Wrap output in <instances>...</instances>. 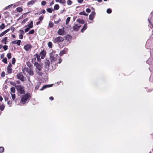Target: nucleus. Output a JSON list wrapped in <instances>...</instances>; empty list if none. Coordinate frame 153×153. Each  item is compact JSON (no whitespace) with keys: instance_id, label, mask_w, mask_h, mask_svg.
I'll use <instances>...</instances> for the list:
<instances>
[{"instance_id":"1","label":"nucleus","mask_w":153,"mask_h":153,"mask_svg":"<svg viewBox=\"0 0 153 153\" xmlns=\"http://www.w3.org/2000/svg\"><path fill=\"white\" fill-rule=\"evenodd\" d=\"M59 56L57 54H55L54 52H52L51 53L50 55V60L52 69H53V70L56 68V65L58 63L57 60Z\"/></svg>"},{"instance_id":"2","label":"nucleus","mask_w":153,"mask_h":153,"mask_svg":"<svg viewBox=\"0 0 153 153\" xmlns=\"http://www.w3.org/2000/svg\"><path fill=\"white\" fill-rule=\"evenodd\" d=\"M34 66L36 67V72L40 75H42L43 74L40 71H41L42 67V64H39L37 62H35L34 63Z\"/></svg>"},{"instance_id":"3","label":"nucleus","mask_w":153,"mask_h":153,"mask_svg":"<svg viewBox=\"0 0 153 153\" xmlns=\"http://www.w3.org/2000/svg\"><path fill=\"white\" fill-rule=\"evenodd\" d=\"M50 62L49 60H46L45 61V70L46 71H48L50 70H53L52 69V67L51 68L50 66Z\"/></svg>"},{"instance_id":"4","label":"nucleus","mask_w":153,"mask_h":153,"mask_svg":"<svg viewBox=\"0 0 153 153\" xmlns=\"http://www.w3.org/2000/svg\"><path fill=\"white\" fill-rule=\"evenodd\" d=\"M22 71L24 74H25V72H26L30 76H33L34 74V72L33 71L31 70L30 68L25 67L22 68Z\"/></svg>"},{"instance_id":"5","label":"nucleus","mask_w":153,"mask_h":153,"mask_svg":"<svg viewBox=\"0 0 153 153\" xmlns=\"http://www.w3.org/2000/svg\"><path fill=\"white\" fill-rule=\"evenodd\" d=\"M30 96L28 94H26L22 97L21 98V102L23 104H25L30 99Z\"/></svg>"},{"instance_id":"6","label":"nucleus","mask_w":153,"mask_h":153,"mask_svg":"<svg viewBox=\"0 0 153 153\" xmlns=\"http://www.w3.org/2000/svg\"><path fill=\"white\" fill-rule=\"evenodd\" d=\"M17 91L21 94H24L25 93L24 87L20 85H18L15 86Z\"/></svg>"},{"instance_id":"7","label":"nucleus","mask_w":153,"mask_h":153,"mask_svg":"<svg viewBox=\"0 0 153 153\" xmlns=\"http://www.w3.org/2000/svg\"><path fill=\"white\" fill-rule=\"evenodd\" d=\"M64 40V39L61 36H59L53 39V41L54 43H56L63 42Z\"/></svg>"},{"instance_id":"8","label":"nucleus","mask_w":153,"mask_h":153,"mask_svg":"<svg viewBox=\"0 0 153 153\" xmlns=\"http://www.w3.org/2000/svg\"><path fill=\"white\" fill-rule=\"evenodd\" d=\"M16 76L18 79L22 81L23 82L25 81V77L22 74L21 72L17 73Z\"/></svg>"},{"instance_id":"9","label":"nucleus","mask_w":153,"mask_h":153,"mask_svg":"<svg viewBox=\"0 0 153 153\" xmlns=\"http://www.w3.org/2000/svg\"><path fill=\"white\" fill-rule=\"evenodd\" d=\"M32 48V46L30 44H27L24 46V49L27 51H28L30 50Z\"/></svg>"},{"instance_id":"10","label":"nucleus","mask_w":153,"mask_h":153,"mask_svg":"<svg viewBox=\"0 0 153 153\" xmlns=\"http://www.w3.org/2000/svg\"><path fill=\"white\" fill-rule=\"evenodd\" d=\"M46 51L45 50H43L42 51L39 53V55L41 57V59H43L45 57L46 54Z\"/></svg>"},{"instance_id":"11","label":"nucleus","mask_w":153,"mask_h":153,"mask_svg":"<svg viewBox=\"0 0 153 153\" xmlns=\"http://www.w3.org/2000/svg\"><path fill=\"white\" fill-rule=\"evenodd\" d=\"M80 27L79 24H75L73 27V29L74 31H78Z\"/></svg>"},{"instance_id":"12","label":"nucleus","mask_w":153,"mask_h":153,"mask_svg":"<svg viewBox=\"0 0 153 153\" xmlns=\"http://www.w3.org/2000/svg\"><path fill=\"white\" fill-rule=\"evenodd\" d=\"M95 15V13L94 11H92L91 14L89 16V19L91 20H93L94 16Z\"/></svg>"},{"instance_id":"13","label":"nucleus","mask_w":153,"mask_h":153,"mask_svg":"<svg viewBox=\"0 0 153 153\" xmlns=\"http://www.w3.org/2000/svg\"><path fill=\"white\" fill-rule=\"evenodd\" d=\"M12 66V65L10 63L7 67V72L10 74L11 73L12 71V70L11 68Z\"/></svg>"},{"instance_id":"14","label":"nucleus","mask_w":153,"mask_h":153,"mask_svg":"<svg viewBox=\"0 0 153 153\" xmlns=\"http://www.w3.org/2000/svg\"><path fill=\"white\" fill-rule=\"evenodd\" d=\"M63 29L64 28L63 27ZM57 33L59 35H63L64 34V31L63 29H59L57 32Z\"/></svg>"},{"instance_id":"15","label":"nucleus","mask_w":153,"mask_h":153,"mask_svg":"<svg viewBox=\"0 0 153 153\" xmlns=\"http://www.w3.org/2000/svg\"><path fill=\"white\" fill-rule=\"evenodd\" d=\"M68 49L66 48H65L64 50L61 51L60 53V54L61 56H62L63 54L66 53L68 51Z\"/></svg>"},{"instance_id":"16","label":"nucleus","mask_w":153,"mask_h":153,"mask_svg":"<svg viewBox=\"0 0 153 153\" xmlns=\"http://www.w3.org/2000/svg\"><path fill=\"white\" fill-rule=\"evenodd\" d=\"M52 85H44L42 87L41 89H40V90H43L47 88L51 87L52 86Z\"/></svg>"},{"instance_id":"17","label":"nucleus","mask_w":153,"mask_h":153,"mask_svg":"<svg viewBox=\"0 0 153 153\" xmlns=\"http://www.w3.org/2000/svg\"><path fill=\"white\" fill-rule=\"evenodd\" d=\"M34 56H35V57L36 58L37 61L38 62H41V59L40 58V56L39 54H36L34 55Z\"/></svg>"},{"instance_id":"18","label":"nucleus","mask_w":153,"mask_h":153,"mask_svg":"<svg viewBox=\"0 0 153 153\" xmlns=\"http://www.w3.org/2000/svg\"><path fill=\"white\" fill-rule=\"evenodd\" d=\"M87 28V24H85L84 25L82 28L81 30V32H83V31Z\"/></svg>"},{"instance_id":"19","label":"nucleus","mask_w":153,"mask_h":153,"mask_svg":"<svg viewBox=\"0 0 153 153\" xmlns=\"http://www.w3.org/2000/svg\"><path fill=\"white\" fill-rule=\"evenodd\" d=\"M59 5L58 4H55L54 7V9L53 10H57L59 9Z\"/></svg>"},{"instance_id":"20","label":"nucleus","mask_w":153,"mask_h":153,"mask_svg":"<svg viewBox=\"0 0 153 153\" xmlns=\"http://www.w3.org/2000/svg\"><path fill=\"white\" fill-rule=\"evenodd\" d=\"M7 37H4L2 40L1 42L2 43L4 44H6V42L7 41Z\"/></svg>"},{"instance_id":"21","label":"nucleus","mask_w":153,"mask_h":153,"mask_svg":"<svg viewBox=\"0 0 153 153\" xmlns=\"http://www.w3.org/2000/svg\"><path fill=\"white\" fill-rule=\"evenodd\" d=\"M36 1V0H31V1L27 3V4L28 5H32L33 4H34L35 3V2Z\"/></svg>"},{"instance_id":"22","label":"nucleus","mask_w":153,"mask_h":153,"mask_svg":"<svg viewBox=\"0 0 153 153\" xmlns=\"http://www.w3.org/2000/svg\"><path fill=\"white\" fill-rule=\"evenodd\" d=\"M5 108V105L3 104H2L0 105V110L1 111H3Z\"/></svg>"},{"instance_id":"23","label":"nucleus","mask_w":153,"mask_h":153,"mask_svg":"<svg viewBox=\"0 0 153 153\" xmlns=\"http://www.w3.org/2000/svg\"><path fill=\"white\" fill-rule=\"evenodd\" d=\"M77 21L79 23L83 24L85 22L83 20H81L80 19H78L77 20Z\"/></svg>"},{"instance_id":"24","label":"nucleus","mask_w":153,"mask_h":153,"mask_svg":"<svg viewBox=\"0 0 153 153\" xmlns=\"http://www.w3.org/2000/svg\"><path fill=\"white\" fill-rule=\"evenodd\" d=\"M70 19H71L70 17H69L67 18L66 20V23H65V24L66 25H67L68 24L70 20Z\"/></svg>"},{"instance_id":"25","label":"nucleus","mask_w":153,"mask_h":153,"mask_svg":"<svg viewBox=\"0 0 153 153\" xmlns=\"http://www.w3.org/2000/svg\"><path fill=\"white\" fill-rule=\"evenodd\" d=\"M79 14L80 15H83L85 16H88V14L86 13L85 11L80 12L79 13Z\"/></svg>"},{"instance_id":"26","label":"nucleus","mask_w":153,"mask_h":153,"mask_svg":"<svg viewBox=\"0 0 153 153\" xmlns=\"http://www.w3.org/2000/svg\"><path fill=\"white\" fill-rule=\"evenodd\" d=\"M28 27L30 28H32L33 27V22L31 21L30 23L29 24Z\"/></svg>"},{"instance_id":"27","label":"nucleus","mask_w":153,"mask_h":153,"mask_svg":"<svg viewBox=\"0 0 153 153\" xmlns=\"http://www.w3.org/2000/svg\"><path fill=\"white\" fill-rule=\"evenodd\" d=\"M41 84V83L39 82L36 86L35 87V89L36 90H37L39 89V87L40 86Z\"/></svg>"},{"instance_id":"28","label":"nucleus","mask_w":153,"mask_h":153,"mask_svg":"<svg viewBox=\"0 0 153 153\" xmlns=\"http://www.w3.org/2000/svg\"><path fill=\"white\" fill-rule=\"evenodd\" d=\"M67 4L68 5H71L72 3V1L71 0H68L67 1Z\"/></svg>"},{"instance_id":"29","label":"nucleus","mask_w":153,"mask_h":153,"mask_svg":"<svg viewBox=\"0 0 153 153\" xmlns=\"http://www.w3.org/2000/svg\"><path fill=\"white\" fill-rule=\"evenodd\" d=\"M16 10L18 12H21L22 11L23 9L21 7H18L17 8Z\"/></svg>"},{"instance_id":"30","label":"nucleus","mask_w":153,"mask_h":153,"mask_svg":"<svg viewBox=\"0 0 153 153\" xmlns=\"http://www.w3.org/2000/svg\"><path fill=\"white\" fill-rule=\"evenodd\" d=\"M27 66L30 68H31L32 65L30 62H28L26 63Z\"/></svg>"},{"instance_id":"31","label":"nucleus","mask_w":153,"mask_h":153,"mask_svg":"<svg viewBox=\"0 0 153 153\" xmlns=\"http://www.w3.org/2000/svg\"><path fill=\"white\" fill-rule=\"evenodd\" d=\"M48 47L50 48H52V43L49 42L48 43Z\"/></svg>"},{"instance_id":"32","label":"nucleus","mask_w":153,"mask_h":153,"mask_svg":"<svg viewBox=\"0 0 153 153\" xmlns=\"http://www.w3.org/2000/svg\"><path fill=\"white\" fill-rule=\"evenodd\" d=\"M4 27H5V25L4 23L0 25V28L1 29H3L4 28Z\"/></svg>"},{"instance_id":"33","label":"nucleus","mask_w":153,"mask_h":153,"mask_svg":"<svg viewBox=\"0 0 153 153\" xmlns=\"http://www.w3.org/2000/svg\"><path fill=\"white\" fill-rule=\"evenodd\" d=\"M10 90L13 93H14L15 92V88L13 87H12L10 88Z\"/></svg>"},{"instance_id":"34","label":"nucleus","mask_w":153,"mask_h":153,"mask_svg":"<svg viewBox=\"0 0 153 153\" xmlns=\"http://www.w3.org/2000/svg\"><path fill=\"white\" fill-rule=\"evenodd\" d=\"M4 148L3 147H0V153H2L4 151Z\"/></svg>"},{"instance_id":"35","label":"nucleus","mask_w":153,"mask_h":153,"mask_svg":"<svg viewBox=\"0 0 153 153\" xmlns=\"http://www.w3.org/2000/svg\"><path fill=\"white\" fill-rule=\"evenodd\" d=\"M53 25L54 24L53 22H49V26L50 27L52 28L53 27Z\"/></svg>"},{"instance_id":"36","label":"nucleus","mask_w":153,"mask_h":153,"mask_svg":"<svg viewBox=\"0 0 153 153\" xmlns=\"http://www.w3.org/2000/svg\"><path fill=\"white\" fill-rule=\"evenodd\" d=\"M34 30H32L28 32V33L29 34H32L34 33Z\"/></svg>"},{"instance_id":"37","label":"nucleus","mask_w":153,"mask_h":153,"mask_svg":"<svg viewBox=\"0 0 153 153\" xmlns=\"http://www.w3.org/2000/svg\"><path fill=\"white\" fill-rule=\"evenodd\" d=\"M12 98L13 100H14L15 99V94H14L11 93Z\"/></svg>"},{"instance_id":"38","label":"nucleus","mask_w":153,"mask_h":153,"mask_svg":"<svg viewBox=\"0 0 153 153\" xmlns=\"http://www.w3.org/2000/svg\"><path fill=\"white\" fill-rule=\"evenodd\" d=\"M2 61L4 63H5L7 64V59L6 57L4 58L3 60Z\"/></svg>"},{"instance_id":"39","label":"nucleus","mask_w":153,"mask_h":153,"mask_svg":"<svg viewBox=\"0 0 153 153\" xmlns=\"http://www.w3.org/2000/svg\"><path fill=\"white\" fill-rule=\"evenodd\" d=\"M47 10L48 11V12L49 13H52V10H51V8H48L47 9Z\"/></svg>"},{"instance_id":"40","label":"nucleus","mask_w":153,"mask_h":153,"mask_svg":"<svg viewBox=\"0 0 153 153\" xmlns=\"http://www.w3.org/2000/svg\"><path fill=\"white\" fill-rule=\"evenodd\" d=\"M28 20V19L27 18H26L25 19H24L22 22V24H24L26 22H27V20Z\"/></svg>"},{"instance_id":"41","label":"nucleus","mask_w":153,"mask_h":153,"mask_svg":"<svg viewBox=\"0 0 153 153\" xmlns=\"http://www.w3.org/2000/svg\"><path fill=\"white\" fill-rule=\"evenodd\" d=\"M43 16H40L39 18V21L41 22L43 19Z\"/></svg>"},{"instance_id":"42","label":"nucleus","mask_w":153,"mask_h":153,"mask_svg":"<svg viewBox=\"0 0 153 153\" xmlns=\"http://www.w3.org/2000/svg\"><path fill=\"white\" fill-rule=\"evenodd\" d=\"M111 10L110 9H108L107 10V12L108 13H111Z\"/></svg>"},{"instance_id":"43","label":"nucleus","mask_w":153,"mask_h":153,"mask_svg":"<svg viewBox=\"0 0 153 153\" xmlns=\"http://www.w3.org/2000/svg\"><path fill=\"white\" fill-rule=\"evenodd\" d=\"M8 47L7 45H4L3 47V48L5 51H6L7 50Z\"/></svg>"},{"instance_id":"44","label":"nucleus","mask_w":153,"mask_h":153,"mask_svg":"<svg viewBox=\"0 0 153 153\" xmlns=\"http://www.w3.org/2000/svg\"><path fill=\"white\" fill-rule=\"evenodd\" d=\"M7 57L8 59L11 58V54L10 53H9L7 54Z\"/></svg>"},{"instance_id":"45","label":"nucleus","mask_w":153,"mask_h":153,"mask_svg":"<svg viewBox=\"0 0 153 153\" xmlns=\"http://www.w3.org/2000/svg\"><path fill=\"white\" fill-rule=\"evenodd\" d=\"M61 21V19H59L57 21H54V23L55 24H57Z\"/></svg>"},{"instance_id":"46","label":"nucleus","mask_w":153,"mask_h":153,"mask_svg":"<svg viewBox=\"0 0 153 153\" xmlns=\"http://www.w3.org/2000/svg\"><path fill=\"white\" fill-rule=\"evenodd\" d=\"M46 4V2L45 1H43L41 2V4L43 6H44Z\"/></svg>"},{"instance_id":"47","label":"nucleus","mask_w":153,"mask_h":153,"mask_svg":"<svg viewBox=\"0 0 153 153\" xmlns=\"http://www.w3.org/2000/svg\"><path fill=\"white\" fill-rule=\"evenodd\" d=\"M36 58L35 57V56H34V55L33 56V58L32 59V62H36Z\"/></svg>"},{"instance_id":"48","label":"nucleus","mask_w":153,"mask_h":153,"mask_svg":"<svg viewBox=\"0 0 153 153\" xmlns=\"http://www.w3.org/2000/svg\"><path fill=\"white\" fill-rule=\"evenodd\" d=\"M16 62V59L15 58H13L12 60V63L13 64H14Z\"/></svg>"},{"instance_id":"49","label":"nucleus","mask_w":153,"mask_h":153,"mask_svg":"<svg viewBox=\"0 0 153 153\" xmlns=\"http://www.w3.org/2000/svg\"><path fill=\"white\" fill-rule=\"evenodd\" d=\"M21 42V41L20 40H19L18 41H17L16 44L19 46L20 45Z\"/></svg>"},{"instance_id":"50","label":"nucleus","mask_w":153,"mask_h":153,"mask_svg":"<svg viewBox=\"0 0 153 153\" xmlns=\"http://www.w3.org/2000/svg\"><path fill=\"white\" fill-rule=\"evenodd\" d=\"M30 28L29 27H27L25 29V32L26 33L29 30Z\"/></svg>"},{"instance_id":"51","label":"nucleus","mask_w":153,"mask_h":153,"mask_svg":"<svg viewBox=\"0 0 153 153\" xmlns=\"http://www.w3.org/2000/svg\"><path fill=\"white\" fill-rule=\"evenodd\" d=\"M66 1L65 0H61L60 3L62 4H64Z\"/></svg>"},{"instance_id":"52","label":"nucleus","mask_w":153,"mask_h":153,"mask_svg":"<svg viewBox=\"0 0 153 153\" xmlns=\"http://www.w3.org/2000/svg\"><path fill=\"white\" fill-rule=\"evenodd\" d=\"M5 76V73L3 71L1 74V76L2 77H4Z\"/></svg>"},{"instance_id":"53","label":"nucleus","mask_w":153,"mask_h":153,"mask_svg":"<svg viewBox=\"0 0 153 153\" xmlns=\"http://www.w3.org/2000/svg\"><path fill=\"white\" fill-rule=\"evenodd\" d=\"M10 83L11 85L13 86H16V84L14 82H10Z\"/></svg>"},{"instance_id":"54","label":"nucleus","mask_w":153,"mask_h":153,"mask_svg":"<svg viewBox=\"0 0 153 153\" xmlns=\"http://www.w3.org/2000/svg\"><path fill=\"white\" fill-rule=\"evenodd\" d=\"M5 32H4V31H3V32H2V33H1L0 34V37H1L2 36H4V34H5Z\"/></svg>"},{"instance_id":"55","label":"nucleus","mask_w":153,"mask_h":153,"mask_svg":"<svg viewBox=\"0 0 153 153\" xmlns=\"http://www.w3.org/2000/svg\"><path fill=\"white\" fill-rule=\"evenodd\" d=\"M19 37L20 39H23V35L22 34H20L19 36Z\"/></svg>"},{"instance_id":"56","label":"nucleus","mask_w":153,"mask_h":153,"mask_svg":"<svg viewBox=\"0 0 153 153\" xmlns=\"http://www.w3.org/2000/svg\"><path fill=\"white\" fill-rule=\"evenodd\" d=\"M86 11L87 13H90L91 12V10L89 8H87Z\"/></svg>"},{"instance_id":"57","label":"nucleus","mask_w":153,"mask_h":153,"mask_svg":"<svg viewBox=\"0 0 153 153\" xmlns=\"http://www.w3.org/2000/svg\"><path fill=\"white\" fill-rule=\"evenodd\" d=\"M19 31H20V32H21V33L22 34H25V32L23 30H19Z\"/></svg>"},{"instance_id":"58","label":"nucleus","mask_w":153,"mask_h":153,"mask_svg":"<svg viewBox=\"0 0 153 153\" xmlns=\"http://www.w3.org/2000/svg\"><path fill=\"white\" fill-rule=\"evenodd\" d=\"M57 59H59V62H58V63H60L62 61V59L61 58H59V57Z\"/></svg>"},{"instance_id":"59","label":"nucleus","mask_w":153,"mask_h":153,"mask_svg":"<svg viewBox=\"0 0 153 153\" xmlns=\"http://www.w3.org/2000/svg\"><path fill=\"white\" fill-rule=\"evenodd\" d=\"M66 39L68 38L70 39L71 37V36L70 35H67L65 37Z\"/></svg>"},{"instance_id":"60","label":"nucleus","mask_w":153,"mask_h":153,"mask_svg":"<svg viewBox=\"0 0 153 153\" xmlns=\"http://www.w3.org/2000/svg\"><path fill=\"white\" fill-rule=\"evenodd\" d=\"M45 13V10L44 9V10H42L41 13L44 14Z\"/></svg>"},{"instance_id":"61","label":"nucleus","mask_w":153,"mask_h":153,"mask_svg":"<svg viewBox=\"0 0 153 153\" xmlns=\"http://www.w3.org/2000/svg\"><path fill=\"white\" fill-rule=\"evenodd\" d=\"M83 0H78V2L79 3H81L82 2Z\"/></svg>"},{"instance_id":"62","label":"nucleus","mask_w":153,"mask_h":153,"mask_svg":"<svg viewBox=\"0 0 153 153\" xmlns=\"http://www.w3.org/2000/svg\"><path fill=\"white\" fill-rule=\"evenodd\" d=\"M9 30V29H8L4 31V32H5V34L7 33V32H8Z\"/></svg>"},{"instance_id":"63","label":"nucleus","mask_w":153,"mask_h":153,"mask_svg":"<svg viewBox=\"0 0 153 153\" xmlns=\"http://www.w3.org/2000/svg\"><path fill=\"white\" fill-rule=\"evenodd\" d=\"M54 4V2L53 1H52L51 2V3L50 5V6H51L52 5H53Z\"/></svg>"},{"instance_id":"64","label":"nucleus","mask_w":153,"mask_h":153,"mask_svg":"<svg viewBox=\"0 0 153 153\" xmlns=\"http://www.w3.org/2000/svg\"><path fill=\"white\" fill-rule=\"evenodd\" d=\"M4 54H2L1 56V59H2V58H4Z\"/></svg>"}]
</instances>
